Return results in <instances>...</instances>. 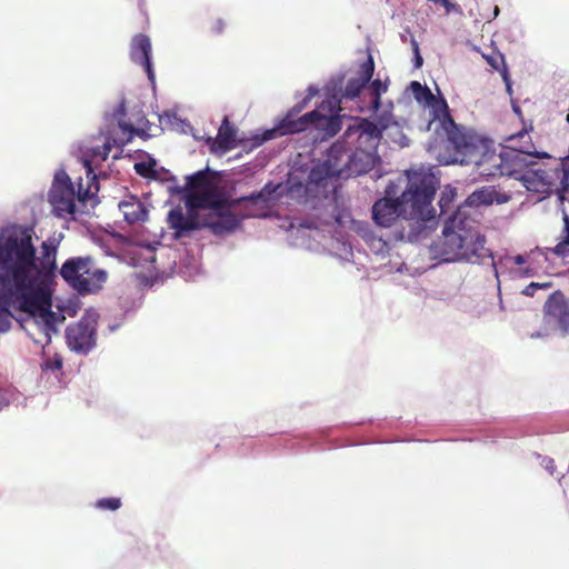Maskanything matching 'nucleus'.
Returning a JSON list of instances; mask_svg holds the SVG:
<instances>
[{
	"instance_id": "4468645a",
	"label": "nucleus",
	"mask_w": 569,
	"mask_h": 569,
	"mask_svg": "<svg viewBox=\"0 0 569 569\" xmlns=\"http://www.w3.org/2000/svg\"><path fill=\"white\" fill-rule=\"evenodd\" d=\"M532 166L519 176V181L528 191L538 193H553V168H535Z\"/></svg>"
},
{
	"instance_id": "aec40b11",
	"label": "nucleus",
	"mask_w": 569,
	"mask_h": 569,
	"mask_svg": "<svg viewBox=\"0 0 569 569\" xmlns=\"http://www.w3.org/2000/svg\"><path fill=\"white\" fill-rule=\"evenodd\" d=\"M119 209L124 220L130 224L144 222L148 219L146 204L136 196H127L119 202Z\"/></svg>"
},
{
	"instance_id": "c85d7f7f",
	"label": "nucleus",
	"mask_w": 569,
	"mask_h": 569,
	"mask_svg": "<svg viewBox=\"0 0 569 569\" xmlns=\"http://www.w3.org/2000/svg\"><path fill=\"white\" fill-rule=\"evenodd\" d=\"M96 507L102 510H118L121 507V500L116 497L102 498L96 502Z\"/></svg>"
},
{
	"instance_id": "9d476101",
	"label": "nucleus",
	"mask_w": 569,
	"mask_h": 569,
	"mask_svg": "<svg viewBox=\"0 0 569 569\" xmlns=\"http://www.w3.org/2000/svg\"><path fill=\"white\" fill-rule=\"evenodd\" d=\"M542 322L540 330L529 333L530 338H545L557 330L562 333L569 330V301L561 291H555L545 302Z\"/></svg>"
},
{
	"instance_id": "a211bd4d",
	"label": "nucleus",
	"mask_w": 569,
	"mask_h": 569,
	"mask_svg": "<svg viewBox=\"0 0 569 569\" xmlns=\"http://www.w3.org/2000/svg\"><path fill=\"white\" fill-rule=\"evenodd\" d=\"M311 112H315L316 117L310 120V128L318 130L322 139L336 136L342 129L343 120L348 119L345 114L340 113L327 116L320 109H315Z\"/></svg>"
},
{
	"instance_id": "39448f33",
	"label": "nucleus",
	"mask_w": 569,
	"mask_h": 569,
	"mask_svg": "<svg viewBox=\"0 0 569 569\" xmlns=\"http://www.w3.org/2000/svg\"><path fill=\"white\" fill-rule=\"evenodd\" d=\"M349 120L351 123L346 127L341 140L330 147L322 164L328 177L342 176L338 161L347 150H377L382 138V130L375 122L365 118Z\"/></svg>"
},
{
	"instance_id": "9b49d317",
	"label": "nucleus",
	"mask_w": 569,
	"mask_h": 569,
	"mask_svg": "<svg viewBox=\"0 0 569 569\" xmlns=\"http://www.w3.org/2000/svg\"><path fill=\"white\" fill-rule=\"evenodd\" d=\"M316 117L315 112H307L300 117L286 113L273 128L264 130L262 134L252 138V148L261 146L263 142L277 137L301 133L310 129V120Z\"/></svg>"
},
{
	"instance_id": "0eeeda50",
	"label": "nucleus",
	"mask_w": 569,
	"mask_h": 569,
	"mask_svg": "<svg viewBox=\"0 0 569 569\" xmlns=\"http://www.w3.org/2000/svg\"><path fill=\"white\" fill-rule=\"evenodd\" d=\"M60 274L82 295L100 290L108 278L107 271L98 268L90 257H76L66 260L60 269Z\"/></svg>"
},
{
	"instance_id": "1a4fd4ad",
	"label": "nucleus",
	"mask_w": 569,
	"mask_h": 569,
	"mask_svg": "<svg viewBox=\"0 0 569 569\" xmlns=\"http://www.w3.org/2000/svg\"><path fill=\"white\" fill-rule=\"evenodd\" d=\"M93 196L94 192L91 190V186L83 188L81 182H79L78 190L76 191L69 176L61 171L54 176L49 191V202L54 216L64 218L76 212V199L80 202H86Z\"/></svg>"
},
{
	"instance_id": "dca6fc26",
	"label": "nucleus",
	"mask_w": 569,
	"mask_h": 569,
	"mask_svg": "<svg viewBox=\"0 0 569 569\" xmlns=\"http://www.w3.org/2000/svg\"><path fill=\"white\" fill-rule=\"evenodd\" d=\"M67 340L72 350L88 352L94 346V329L81 320L67 329Z\"/></svg>"
},
{
	"instance_id": "bb28decb",
	"label": "nucleus",
	"mask_w": 569,
	"mask_h": 569,
	"mask_svg": "<svg viewBox=\"0 0 569 569\" xmlns=\"http://www.w3.org/2000/svg\"><path fill=\"white\" fill-rule=\"evenodd\" d=\"M157 162L154 159H150L149 161H142L134 163V170L136 172L148 179H156L157 178Z\"/></svg>"
},
{
	"instance_id": "b1692460",
	"label": "nucleus",
	"mask_w": 569,
	"mask_h": 569,
	"mask_svg": "<svg viewBox=\"0 0 569 569\" xmlns=\"http://www.w3.org/2000/svg\"><path fill=\"white\" fill-rule=\"evenodd\" d=\"M553 193H557L560 199L569 190V164L562 162L560 166L553 167Z\"/></svg>"
},
{
	"instance_id": "473e14b6",
	"label": "nucleus",
	"mask_w": 569,
	"mask_h": 569,
	"mask_svg": "<svg viewBox=\"0 0 569 569\" xmlns=\"http://www.w3.org/2000/svg\"><path fill=\"white\" fill-rule=\"evenodd\" d=\"M565 232H566V236L563 238L562 241H560L557 246H556V253H563L565 252V248L567 246H569V218L567 216H565Z\"/></svg>"
},
{
	"instance_id": "f704fd0d",
	"label": "nucleus",
	"mask_w": 569,
	"mask_h": 569,
	"mask_svg": "<svg viewBox=\"0 0 569 569\" xmlns=\"http://www.w3.org/2000/svg\"><path fill=\"white\" fill-rule=\"evenodd\" d=\"M422 63H423V59H422V57L420 54V51H417L415 53V67L416 68H420L422 66Z\"/></svg>"
},
{
	"instance_id": "cd10ccee",
	"label": "nucleus",
	"mask_w": 569,
	"mask_h": 569,
	"mask_svg": "<svg viewBox=\"0 0 569 569\" xmlns=\"http://www.w3.org/2000/svg\"><path fill=\"white\" fill-rule=\"evenodd\" d=\"M318 92V90L313 87H309L308 94L302 99V101L296 103L291 107L287 113L292 114L295 117H300V112L308 106L312 97Z\"/></svg>"
},
{
	"instance_id": "5701e85b",
	"label": "nucleus",
	"mask_w": 569,
	"mask_h": 569,
	"mask_svg": "<svg viewBox=\"0 0 569 569\" xmlns=\"http://www.w3.org/2000/svg\"><path fill=\"white\" fill-rule=\"evenodd\" d=\"M214 184L210 177L209 169L199 170L196 173L187 177L186 190L189 192H198L206 190L207 188Z\"/></svg>"
},
{
	"instance_id": "f03ea898",
	"label": "nucleus",
	"mask_w": 569,
	"mask_h": 569,
	"mask_svg": "<svg viewBox=\"0 0 569 569\" xmlns=\"http://www.w3.org/2000/svg\"><path fill=\"white\" fill-rule=\"evenodd\" d=\"M410 88L417 101L431 107L440 121L441 131L430 143L429 152L440 164H476L480 166L489 150L488 140L473 130L455 122L443 98H437L431 90L418 81H412Z\"/></svg>"
},
{
	"instance_id": "f8f14e48",
	"label": "nucleus",
	"mask_w": 569,
	"mask_h": 569,
	"mask_svg": "<svg viewBox=\"0 0 569 569\" xmlns=\"http://www.w3.org/2000/svg\"><path fill=\"white\" fill-rule=\"evenodd\" d=\"M256 207L257 206L249 203V206L246 207L247 212L242 216V218H239L231 211L232 207L216 210V217H211L202 226L209 228L216 236H224L231 233L240 227L242 219L258 216V210Z\"/></svg>"
},
{
	"instance_id": "423d86ee",
	"label": "nucleus",
	"mask_w": 569,
	"mask_h": 569,
	"mask_svg": "<svg viewBox=\"0 0 569 569\" xmlns=\"http://www.w3.org/2000/svg\"><path fill=\"white\" fill-rule=\"evenodd\" d=\"M508 144L503 147L500 154L495 158L493 166L499 171L500 176L513 177L519 180L526 170H529L532 166H537L532 158H550L547 152H539L535 150V146L531 142V138L526 130H521L516 134H511L506 138Z\"/></svg>"
},
{
	"instance_id": "c9c22d12",
	"label": "nucleus",
	"mask_w": 569,
	"mask_h": 569,
	"mask_svg": "<svg viewBox=\"0 0 569 569\" xmlns=\"http://www.w3.org/2000/svg\"><path fill=\"white\" fill-rule=\"evenodd\" d=\"M411 46H412V49H413V52L416 53L417 51H419V44L418 42L416 41V39H412L411 40Z\"/></svg>"
},
{
	"instance_id": "72a5a7b5",
	"label": "nucleus",
	"mask_w": 569,
	"mask_h": 569,
	"mask_svg": "<svg viewBox=\"0 0 569 569\" xmlns=\"http://www.w3.org/2000/svg\"><path fill=\"white\" fill-rule=\"evenodd\" d=\"M451 201L450 198L446 197L445 194L441 197V199L439 200V204H440V208H441V212L443 213L445 212V207L449 204V202Z\"/></svg>"
},
{
	"instance_id": "ddd939ff",
	"label": "nucleus",
	"mask_w": 569,
	"mask_h": 569,
	"mask_svg": "<svg viewBox=\"0 0 569 569\" xmlns=\"http://www.w3.org/2000/svg\"><path fill=\"white\" fill-rule=\"evenodd\" d=\"M168 226L174 231V237L188 236L191 231L199 230L202 224L196 209L187 208L183 212L181 207H176L168 212Z\"/></svg>"
},
{
	"instance_id": "2f4dec72",
	"label": "nucleus",
	"mask_w": 569,
	"mask_h": 569,
	"mask_svg": "<svg viewBox=\"0 0 569 569\" xmlns=\"http://www.w3.org/2000/svg\"><path fill=\"white\" fill-rule=\"evenodd\" d=\"M550 287H551V282H543V283L531 282L522 289L521 293L527 297H533L538 290L549 289Z\"/></svg>"
},
{
	"instance_id": "f257e3e1",
	"label": "nucleus",
	"mask_w": 569,
	"mask_h": 569,
	"mask_svg": "<svg viewBox=\"0 0 569 569\" xmlns=\"http://www.w3.org/2000/svg\"><path fill=\"white\" fill-rule=\"evenodd\" d=\"M33 229L18 227L0 239V307H18L33 313L51 306L48 284L57 270L58 246L41 243L40 256L33 244Z\"/></svg>"
},
{
	"instance_id": "6e6552de",
	"label": "nucleus",
	"mask_w": 569,
	"mask_h": 569,
	"mask_svg": "<svg viewBox=\"0 0 569 569\" xmlns=\"http://www.w3.org/2000/svg\"><path fill=\"white\" fill-rule=\"evenodd\" d=\"M272 192L270 190L268 194L264 191H260L258 193H253L249 197H241L238 199L230 200L228 194L222 191L216 183L206 190L198 192H189L186 196V207L191 209H212V210H221L228 207H234L241 202L251 203L252 206H259V209L268 208L269 194Z\"/></svg>"
},
{
	"instance_id": "ea45409f",
	"label": "nucleus",
	"mask_w": 569,
	"mask_h": 569,
	"mask_svg": "<svg viewBox=\"0 0 569 569\" xmlns=\"http://www.w3.org/2000/svg\"><path fill=\"white\" fill-rule=\"evenodd\" d=\"M237 142H238V144H242V147H246V143H243V140H239Z\"/></svg>"
},
{
	"instance_id": "7ed1b4c3",
	"label": "nucleus",
	"mask_w": 569,
	"mask_h": 569,
	"mask_svg": "<svg viewBox=\"0 0 569 569\" xmlns=\"http://www.w3.org/2000/svg\"><path fill=\"white\" fill-rule=\"evenodd\" d=\"M509 199L508 196L500 197L491 186L479 188L470 193L465 204L459 207L445 223L442 236L437 244L443 260L480 263L492 258L490 250L485 246V237L477 229L476 220L467 216L465 208L490 206L493 201L502 203Z\"/></svg>"
},
{
	"instance_id": "4c0bfd02",
	"label": "nucleus",
	"mask_w": 569,
	"mask_h": 569,
	"mask_svg": "<svg viewBox=\"0 0 569 569\" xmlns=\"http://www.w3.org/2000/svg\"><path fill=\"white\" fill-rule=\"evenodd\" d=\"M499 11H500V10H499V7H498V6H495V8H493V19L498 17Z\"/></svg>"
},
{
	"instance_id": "393cba45",
	"label": "nucleus",
	"mask_w": 569,
	"mask_h": 569,
	"mask_svg": "<svg viewBox=\"0 0 569 569\" xmlns=\"http://www.w3.org/2000/svg\"><path fill=\"white\" fill-rule=\"evenodd\" d=\"M368 90L371 96V108L378 111L381 106V96L388 90V81L376 79L369 84Z\"/></svg>"
},
{
	"instance_id": "c756f323",
	"label": "nucleus",
	"mask_w": 569,
	"mask_h": 569,
	"mask_svg": "<svg viewBox=\"0 0 569 569\" xmlns=\"http://www.w3.org/2000/svg\"><path fill=\"white\" fill-rule=\"evenodd\" d=\"M62 358L59 355H54L52 358H47L41 363L42 371H59L62 368Z\"/></svg>"
},
{
	"instance_id": "7c9ffc66",
	"label": "nucleus",
	"mask_w": 569,
	"mask_h": 569,
	"mask_svg": "<svg viewBox=\"0 0 569 569\" xmlns=\"http://www.w3.org/2000/svg\"><path fill=\"white\" fill-rule=\"evenodd\" d=\"M227 29V22L222 18H213L208 27L210 34L221 36Z\"/></svg>"
},
{
	"instance_id": "20e7f679",
	"label": "nucleus",
	"mask_w": 569,
	"mask_h": 569,
	"mask_svg": "<svg viewBox=\"0 0 569 569\" xmlns=\"http://www.w3.org/2000/svg\"><path fill=\"white\" fill-rule=\"evenodd\" d=\"M393 184L386 189V197L375 202L372 218L381 227H390L399 217L403 216L418 222H433L435 209L431 207L436 188L429 177L410 179L400 197H396Z\"/></svg>"
},
{
	"instance_id": "4be33fe9",
	"label": "nucleus",
	"mask_w": 569,
	"mask_h": 569,
	"mask_svg": "<svg viewBox=\"0 0 569 569\" xmlns=\"http://www.w3.org/2000/svg\"><path fill=\"white\" fill-rule=\"evenodd\" d=\"M119 127L121 128L123 133L127 134V138L121 139L120 142H117L116 140H113L111 142L110 139H107L101 147H97L92 150V154L96 158H99L102 161L107 160V158L114 144H124L132 139L133 133L136 132L133 126L119 122Z\"/></svg>"
},
{
	"instance_id": "e433bc0d",
	"label": "nucleus",
	"mask_w": 569,
	"mask_h": 569,
	"mask_svg": "<svg viewBox=\"0 0 569 569\" xmlns=\"http://www.w3.org/2000/svg\"><path fill=\"white\" fill-rule=\"evenodd\" d=\"M515 262H516L517 264H522V263H525V258H523L522 256H520V254H519V256H517V257L515 258Z\"/></svg>"
},
{
	"instance_id": "a878e982",
	"label": "nucleus",
	"mask_w": 569,
	"mask_h": 569,
	"mask_svg": "<svg viewBox=\"0 0 569 569\" xmlns=\"http://www.w3.org/2000/svg\"><path fill=\"white\" fill-rule=\"evenodd\" d=\"M486 61L489 66H491L495 70L499 71L502 76L503 81L506 82L507 89L510 91V79L509 73L506 67L505 57L497 52L492 54L485 56Z\"/></svg>"
},
{
	"instance_id": "6ab92c4d",
	"label": "nucleus",
	"mask_w": 569,
	"mask_h": 569,
	"mask_svg": "<svg viewBox=\"0 0 569 569\" xmlns=\"http://www.w3.org/2000/svg\"><path fill=\"white\" fill-rule=\"evenodd\" d=\"M348 161L345 169L348 174L360 176L370 171L377 158V150H347ZM343 170V168H341Z\"/></svg>"
},
{
	"instance_id": "f3484780",
	"label": "nucleus",
	"mask_w": 569,
	"mask_h": 569,
	"mask_svg": "<svg viewBox=\"0 0 569 569\" xmlns=\"http://www.w3.org/2000/svg\"><path fill=\"white\" fill-rule=\"evenodd\" d=\"M375 71V62L371 56L359 66L357 77L348 79L341 93L342 98L355 99L360 96L363 88L371 80Z\"/></svg>"
},
{
	"instance_id": "58836bf2",
	"label": "nucleus",
	"mask_w": 569,
	"mask_h": 569,
	"mask_svg": "<svg viewBox=\"0 0 569 569\" xmlns=\"http://www.w3.org/2000/svg\"><path fill=\"white\" fill-rule=\"evenodd\" d=\"M86 166L88 167L87 174L89 176L92 173V168L89 166L88 162H86Z\"/></svg>"
},
{
	"instance_id": "2eb2a0df",
	"label": "nucleus",
	"mask_w": 569,
	"mask_h": 569,
	"mask_svg": "<svg viewBox=\"0 0 569 569\" xmlns=\"http://www.w3.org/2000/svg\"><path fill=\"white\" fill-rule=\"evenodd\" d=\"M150 56L151 42L149 37L142 33L136 34L130 44V58L134 63L140 64L144 69L149 80L154 82V71Z\"/></svg>"
},
{
	"instance_id": "412c9836",
	"label": "nucleus",
	"mask_w": 569,
	"mask_h": 569,
	"mask_svg": "<svg viewBox=\"0 0 569 569\" xmlns=\"http://www.w3.org/2000/svg\"><path fill=\"white\" fill-rule=\"evenodd\" d=\"M238 146L237 129L230 123L228 117H224L218 130L212 150L226 153Z\"/></svg>"
}]
</instances>
